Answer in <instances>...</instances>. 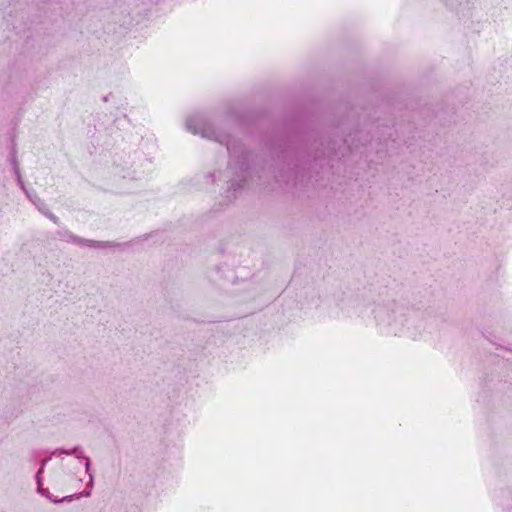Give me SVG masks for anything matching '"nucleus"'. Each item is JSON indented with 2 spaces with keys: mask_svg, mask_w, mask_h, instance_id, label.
<instances>
[{
  "mask_svg": "<svg viewBox=\"0 0 512 512\" xmlns=\"http://www.w3.org/2000/svg\"><path fill=\"white\" fill-rule=\"evenodd\" d=\"M77 458L80 460H83L85 462L84 463L85 471L89 475V481L86 485V489L81 493H77V497H83V496L88 497L91 495L93 484H94V476L92 473H90V466H91L90 458L87 456H84V455L77 456Z\"/></svg>",
  "mask_w": 512,
  "mask_h": 512,
  "instance_id": "423d86ee",
  "label": "nucleus"
},
{
  "mask_svg": "<svg viewBox=\"0 0 512 512\" xmlns=\"http://www.w3.org/2000/svg\"><path fill=\"white\" fill-rule=\"evenodd\" d=\"M185 127L194 135H200L202 138L215 141L226 147L230 160L223 173L227 182L225 197L229 201L235 200L242 194L251 175L254 165L252 154L244 148L239 140L223 131L220 124H216L205 114L187 117Z\"/></svg>",
  "mask_w": 512,
  "mask_h": 512,
  "instance_id": "f257e3e1",
  "label": "nucleus"
},
{
  "mask_svg": "<svg viewBox=\"0 0 512 512\" xmlns=\"http://www.w3.org/2000/svg\"><path fill=\"white\" fill-rule=\"evenodd\" d=\"M281 157L287 164V171H285L284 168L279 170L278 174L275 175L276 181L279 183L283 182L285 184H289L293 181L294 185L298 182H302L305 176L304 169H299L296 164L291 168V164L294 160V153L291 150H283Z\"/></svg>",
  "mask_w": 512,
  "mask_h": 512,
  "instance_id": "39448f33",
  "label": "nucleus"
},
{
  "mask_svg": "<svg viewBox=\"0 0 512 512\" xmlns=\"http://www.w3.org/2000/svg\"><path fill=\"white\" fill-rule=\"evenodd\" d=\"M364 139L367 141V135L362 130H357L353 134H349L338 148H336V141L329 142L326 147L329 163L335 158L346 156L348 152L352 153L353 151L358 150L359 143Z\"/></svg>",
  "mask_w": 512,
  "mask_h": 512,
  "instance_id": "20e7f679",
  "label": "nucleus"
},
{
  "mask_svg": "<svg viewBox=\"0 0 512 512\" xmlns=\"http://www.w3.org/2000/svg\"><path fill=\"white\" fill-rule=\"evenodd\" d=\"M82 452L83 451L80 446H75L74 448H72L70 450H66L63 448H57L51 453V456L75 455L77 457V456L83 455Z\"/></svg>",
  "mask_w": 512,
  "mask_h": 512,
  "instance_id": "6e6552de",
  "label": "nucleus"
},
{
  "mask_svg": "<svg viewBox=\"0 0 512 512\" xmlns=\"http://www.w3.org/2000/svg\"><path fill=\"white\" fill-rule=\"evenodd\" d=\"M10 162H11V165H12V169H13L14 175H18V173L20 172V169H19V166H18L17 158H16V150H15V148L12 149L11 156H10Z\"/></svg>",
  "mask_w": 512,
  "mask_h": 512,
  "instance_id": "f8f14e48",
  "label": "nucleus"
},
{
  "mask_svg": "<svg viewBox=\"0 0 512 512\" xmlns=\"http://www.w3.org/2000/svg\"><path fill=\"white\" fill-rule=\"evenodd\" d=\"M373 313L377 325L389 335L416 337L424 327L418 310L394 299L378 304Z\"/></svg>",
  "mask_w": 512,
  "mask_h": 512,
  "instance_id": "f03ea898",
  "label": "nucleus"
},
{
  "mask_svg": "<svg viewBox=\"0 0 512 512\" xmlns=\"http://www.w3.org/2000/svg\"><path fill=\"white\" fill-rule=\"evenodd\" d=\"M24 193L33 205L38 202L37 200H41V198L34 191L26 190Z\"/></svg>",
  "mask_w": 512,
  "mask_h": 512,
  "instance_id": "ddd939ff",
  "label": "nucleus"
},
{
  "mask_svg": "<svg viewBox=\"0 0 512 512\" xmlns=\"http://www.w3.org/2000/svg\"><path fill=\"white\" fill-rule=\"evenodd\" d=\"M10 162H11V165H12V169H13L14 175H18V173L20 172V169H19V166H18L17 158H16V150H15V148L12 149L11 156H10Z\"/></svg>",
  "mask_w": 512,
  "mask_h": 512,
  "instance_id": "9b49d317",
  "label": "nucleus"
},
{
  "mask_svg": "<svg viewBox=\"0 0 512 512\" xmlns=\"http://www.w3.org/2000/svg\"><path fill=\"white\" fill-rule=\"evenodd\" d=\"M50 459H51V456L46 459L41 460V462H40V468L38 469V471L36 472V475H35L37 489L41 488L43 485L41 475L43 474L45 466L47 465V463L49 462Z\"/></svg>",
  "mask_w": 512,
  "mask_h": 512,
  "instance_id": "1a4fd4ad",
  "label": "nucleus"
},
{
  "mask_svg": "<svg viewBox=\"0 0 512 512\" xmlns=\"http://www.w3.org/2000/svg\"><path fill=\"white\" fill-rule=\"evenodd\" d=\"M103 101H105V102L108 101V96H104Z\"/></svg>",
  "mask_w": 512,
  "mask_h": 512,
  "instance_id": "6ab92c4d",
  "label": "nucleus"
},
{
  "mask_svg": "<svg viewBox=\"0 0 512 512\" xmlns=\"http://www.w3.org/2000/svg\"><path fill=\"white\" fill-rule=\"evenodd\" d=\"M128 175H129L132 179L137 178L135 175H130V174H128Z\"/></svg>",
  "mask_w": 512,
  "mask_h": 512,
  "instance_id": "aec40b11",
  "label": "nucleus"
},
{
  "mask_svg": "<svg viewBox=\"0 0 512 512\" xmlns=\"http://www.w3.org/2000/svg\"><path fill=\"white\" fill-rule=\"evenodd\" d=\"M57 239L77 245L79 247H87L91 249H108V248H124L128 243H120L116 241H99L93 239H86L73 234L66 228H62L56 232Z\"/></svg>",
  "mask_w": 512,
  "mask_h": 512,
  "instance_id": "7ed1b4c3",
  "label": "nucleus"
},
{
  "mask_svg": "<svg viewBox=\"0 0 512 512\" xmlns=\"http://www.w3.org/2000/svg\"><path fill=\"white\" fill-rule=\"evenodd\" d=\"M75 498H77V499L79 498V497H77V494H73V495L65 496V497H63V498H61V499H58V501H60V503H63V502H71V501H72L73 499H75Z\"/></svg>",
  "mask_w": 512,
  "mask_h": 512,
  "instance_id": "f3484780",
  "label": "nucleus"
},
{
  "mask_svg": "<svg viewBox=\"0 0 512 512\" xmlns=\"http://www.w3.org/2000/svg\"><path fill=\"white\" fill-rule=\"evenodd\" d=\"M37 492L39 494H41L42 496L46 497L47 499H49L52 503H55V504H58L60 503V501H58V498L54 497L47 488H39L37 489Z\"/></svg>",
  "mask_w": 512,
  "mask_h": 512,
  "instance_id": "9d476101",
  "label": "nucleus"
},
{
  "mask_svg": "<svg viewBox=\"0 0 512 512\" xmlns=\"http://www.w3.org/2000/svg\"><path fill=\"white\" fill-rule=\"evenodd\" d=\"M37 456H38V452L37 451H33L32 454H31V458L36 460Z\"/></svg>",
  "mask_w": 512,
  "mask_h": 512,
  "instance_id": "a211bd4d",
  "label": "nucleus"
},
{
  "mask_svg": "<svg viewBox=\"0 0 512 512\" xmlns=\"http://www.w3.org/2000/svg\"><path fill=\"white\" fill-rule=\"evenodd\" d=\"M38 202L35 203V207L36 209L43 215L45 216L46 218H48L50 221H52L53 223L55 224H59V218L54 214L52 213L47 204L45 203V201L43 199L41 200H37Z\"/></svg>",
  "mask_w": 512,
  "mask_h": 512,
  "instance_id": "0eeeda50",
  "label": "nucleus"
},
{
  "mask_svg": "<svg viewBox=\"0 0 512 512\" xmlns=\"http://www.w3.org/2000/svg\"><path fill=\"white\" fill-rule=\"evenodd\" d=\"M350 306H351L350 303H344L343 304V307L341 308V313H342L343 316H345V317H351L352 316V314L350 313L349 310L344 311L345 308H349Z\"/></svg>",
  "mask_w": 512,
  "mask_h": 512,
  "instance_id": "dca6fc26",
  "label": "nucleus"
},
{
  "mask_svg": "<svg viewBox=\"0 0 512 512\" xmlns=\"http://www.w3.org/2000/svg\"><path fill=\"white\" fill-rule=\"evenodd\" d=\"M15 178H16L17 184L19 185V187L21 188V190L23 192L28 190L27 187L25 186V183H24V181L22 179V176H21L20 172L18 173V175H15Z\"/></svg>",
  "mask_w": 512,
  "mask_h": 512,
  "instance_id": "4468645a",
  "label": "nucleus"
},
{
  "mask_svg": "<svg viewBox=\"0 0 512 512\" xmlns=\"http://www.w3.org/2000/svg\"><path fill=\"white\" fill-rule=\"evenodd\" d=\"M205 178L208 182L210 183H214L216 181V178H217V174L216 172H208L206 175H205Z\"/></svg>",
  "mask_w": 512,
  "mask_h": 512,
  "instance_id": "2eb2a0df",
  "label": "nucleus"
}]
</instances>
